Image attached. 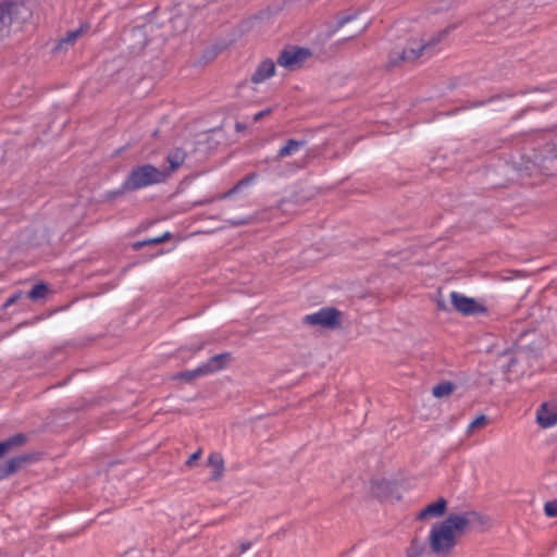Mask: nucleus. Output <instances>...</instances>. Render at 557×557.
I'll return each instance as SVG.
<instances>
[{"mask_svg": "<svg viewBox=\"0 0 557 557\" xmlns=\"http://www.w3.org/2000/svg\"><path fill=\"white\" fill-rule=\"evenodd\" d=\"M200 456H201V450L199 449L189 456V458L186 461V465L188 467H191L200 458Z\"/></svg>", "mask_w": 557, "mask_h": 557, "instance_id": "393cba45", "label": "nucleus"}, {"mask_svg": "<svg viewBox=\"0 0 557 557\" xmlns=\"http://www.w3.org/2000/svg\"><path fill=\"white\" fill-rule=\"evenodd\" d=\"M425 545L418 540H412L406 550V557H425Z\"/></svg>", "mask_w": 557, "mask_h": 557, "instance_id": "f3484780", "label": "nucleus"}, {"mask_svg": "<svg viewBox=\"0 0 557 557\" xmlns=\"http://www.w3.org/2000/svg\"><path fill=\"white\" fill-rule=\"evenodd\" d=\"M168 177L169 172H163L154 165L144 164L136 166L124 180L121 188L113 193V196L121 195L124 191H134L151 185L163 183Z\"/></svg>", "mask_w": 557, "mask_h": 557, "instance_id": "f03ea898", "label": "nucleus"}, {"mask_svg": "<svg viewBox=\"0 0 557 557\" xmlns=\"http://www.w3.org/2000/svg\"><path fill=\"white\" fill-rule=\"evenodd\" d=\"M310 55V51L304 48H290L285 49L281 52L277 63L278 65L288 69L295 70Z\"/></svg>", "mask_w": 557, "mask_h": 557, "instance_id": "39448f33", "label": "nucleus"}, {"mask_svg": "<svg viewBox=\"0 0 557 557\" xmlns=\"http://www.w3.org/2000/svg\"><path fill=\"white\" fill-rule=\"evenodd\" d=\"M251 547V543L250 542H244L240 544V550L239 553L236 555V556H239L242 554H244L245 552H247L249 548Z\"/></svg>", "mask_w": 557, "mask_h": 557, "instance_id": "bb28decb", "label": "nucleus"}, {"mask_svg": "<svg viewBox=\"0 0 557 557\" xmlns=\"http://www.w3.org/2000/svg\"><path fill=\"white\" fill-rule=\"evenodd\" d=\"M256 178V175L255 174H251V175H248L246 177H244L243 180H240L232 189H230L225 195L224 197L226 196H230L234 193H237L238 190H240L242 188L250 185Z\"/></svg>", "mask_w": 557, "mask_h": 557, "instance_id": "412c9836", "label": "nucleus"}, {"mask_svg": "<svg viewBox=\"0 0 557 557\" xmlns=\"http://www.w3.org/2000/svg\"><path fill=\"white\" fill-rule=\"evenodd\" d=\"M350 18L349 17H346L342 21V23H347Z\"/></svg>", "mask_w": 557, "mask_h": 557, "instance_id": "7c9ffc66", "label": "nucleus"}, {"mask_svg": "<svg viewBox=\"0 0 557 557\" xmlns=\"http://www.w3.org/2000/svg\"><path fill=\"white\" fill-rule=\"evenodd\" d=\"M304 321L311 325L332 327L338 322V311L333 308H322L314 313L307 314Z\"/></svg>", "mask_w": 557, "mask_h": 557, "instance_id": "423d86ee", "label": "nucleus"}, {"mask_svg": "<svg viewBox=\"0 0 557 557\" xmlns=\"http://www.w3.org/2000/svg\"><path fill=\"white\" fill-rule=\"evenodd\" d=\"M243 223H245V222L244 221H236V222H234V224H237V225L243 224Z\"/></svg>", "mask_w": 557, "mask_h": 557, "instance_id": "c756f323", "label": "nucleus"}, {"mask_svg": "<svg viewBox=\"0 0 557 557\" xmlns=\"http://www.w3.org/2000/svg\"><path fill=\"white\" fill-rule=\"evenodd\" d=\"M230 359V355L220 354L210 358L206 363L197 367L194 370L185 371L180 374V377L191 381L196 377L213 373L224 368L226 361Z\"/></svg>", "mask_w": 557, "mask_h": 557, "instance_id": "20e7f679", "label": "nucleus"}, {"mask_svg": "<svg viewBox=\"0 0 557 557\" xmlns=\"http://www.w3.org/2000/svg\"><path fill=\"white\" fill-rule=\"evenodd\" d=\"M486 417L484 414L475 418L468 426V433H472L475 429L484 426L486 424Z\"/></svg>", "mask_w": 557, "mask_h": 557, "instance_id": "5701e85b", "label": "nucleus"}, {"mask_svg": "<svg viewBox=\"0 0 557 557\" xmlns=\"http://www.w3.org/2000/svg\"><path fill=\"white\" fill-rule=\"evenodd\" d=\"M208 463L213 468L212 479H220L224 471V461L222 456L218 453H212L208 458Z\"/></svg>", "mask_w": 557, "mask_h": 557, "instance_id": "2eb2a0df", "label": "nucleus"}, {"mask_svg": "<svg viewBox=\"0 0 557 557\" xmlns=\"http://www.w3.org/2000/svg\"><path fill=\"white\" fill-rule=\"evenodd\" d=\"M170 236L169 233H165L163 234L162 236L160 237H156V238H152V239H148V240H145V242H139V243H136L134 245V248L135 249H139L140 247L145 246V245H148V244H160L162 242H164L168 237Z\"/></svg>", "mask_w": 557, "mask_h": 557, "instance_id": "4be33fe9", "label": "nucleus"}, {"mask_svg": "<svg viewBox=\"0 0 557 557\" xmlns=\"http://www.w3.org/2000/svg\"><path fill=\"white\" fill-rule=\"evenodd\" d=\"M447 503L441 497L436 502L429 504L424 509L419 512V519L429 517H441L446 510Z\"/></svg>", "mask_w": 557, "mask_h": 557, "instance_id": "9b49d317", "label": "nucleus"}, {"mask_svg": "<svg viewBox=\"0 0 557 557\" xmlns=\"http://www.w3.org/2000/svg\"><path fill=\"white\" fill-rule=\"evenodd\" d=\"M47 292H48V287L47 285L45 284H36L32 290L28 293V297L32 299V300H39V299H42L45 298V296L47 295Z\"/></svg>", "mask_w": 557, "mask_h": 557, "instance_id": "6ab92c4d", "label": "nucleus"}, {"mask_svg": "<svg viewBox=\"0 0 557 557\" xmlns=\"http://www.w3.org/2000/svg\"><path fill=\"white\" fill-rule=\"evenodd\" d=\"M446 33L447 30H442L436 36L428 39L423 38L410 41L399 55V60L413 61L424 53H433L435 45L442 40Z\"/></svg>", "mask_w": 557, "mask_h": 557, "instance_id": "7ed1b4c3", "label": "nucleus"}, {"mask_svg": "<svg viewBox=\"0 0 557 557\" xmlns=\"http://www.w3.org/2000/svg\"><path fill=\"white\" fill-rule=\"evenodd\" d=\"M17 298H18V295H13L12 297H10V298L7 300V302L4 304V306H5V307H9V306L13 305V304L16 301V299H17Z\"/></svg>", "mask_w": 557, "mask_h": 557, "instance_id": "cd10ccee", "label": "nucleus"}, {"mask_svg": "<svg viewBox=\"0 0 557 557\" xmlns=\"http://www.w3.org/2000/svg\"><path fill=\"white\" fill-rule=\"evenodd\" d=\"M453 388L454 386L451 383L444 382L433 387V395L437 398L448 396L453 392Z\"/></svg>", "mask_w": 557, "mask_h": 557, "instance_id": "a211bd4d", "label": "nucleus"}, {"mask_svg": "<svg viewBox=\"0 0 557 557\" xmlns=\"http://www.w3.org/2000/svg\"><path fill=\"white\" fill-rule=\"evenodd\" d=\"M17 7V3L12 0H4L0 2V32L10 27Z\"/></svg>", "mask_w": 557, "mask_h": 557, "instance_id": "9d476101", "label": "nucleus"}, {"mask_svg": "<svg viewBox=\"0 0 557 557\" xmlns=\"http://www.w3.org/2000/svg\"><path fill=\"white\" fill-rule=\"evenodd\" d=\"M450 298L454 307L462 314H474L485 311V308L479 305L473 298H469L457 292H453Z\"/></svg>", "mask_w": 557, "mask_h": 557, "instance_id": "0eeeda50", "label": "nucleus"}, {"mask_svg": "<svg viewBox=\"0 0 557 557\" xmlns=\"http://www.w3.org/2000/svg\"><path fill=\"white\" fill-rule=\"evenodd\" d=\"M536 422L544 429L557 424V401H547L540 406L536 411Z\"/></svg>", "mask_w": 557, "mask_h": 557, "instance_id": "6e6552de", "label": "nucleus"}, {"mask_svg": "<svg viewBox=\"0 0 557 557\" xmlns=\"http://www.w3.org/2000/svg\"><path fill=\"white\" fill-rule=\"evenodd\" d=\"M275 63L271 59L262 60L251 76V82L260 84L275 74Z\"/></svg>", "mask_w": 557, "mask_h": 557, "instance_id": "1a4fd4ad", "label": "nucleus"}, {"mask_svg": "<svg viewBox=\"0 0 557 557\" xmlns=\"http://www.w3.org/2000/svg\"><path fill=\"white\" fill-rule=\"evenodd\" d=\"M25 460V457H17L8 460L3 466L0 467V480L14 473Z\"/></svg>", "mask_w": 557, "mask_h": 557, "instance_id": "dca6fc26", "label": "nucleus"}, {"mask_svg": "<svg viewBox=\"0 0 557 557\" xmlns=\"http://www.w3.org/2000/svg\"><path fill=\"white\" fill-rule=\"evenodd\" d=\"M523 358V355L522 354H519L516 358H513V360L511 361L510 363V367L513 366L515 362H517L518 360L522 359Z\"/></svg>", "mask_w": 557, "mask_h": 557, "instance_id": "c85d7f7f", "label": "nucleus"}, {"mask_svg": "<svg viewBox=\"0 0 557 557\" xmlns=\"http://www.w3.org/2000/svg\"><path fill=\"white\" fill-rule=\"evenodd\" d=\"M186 159V152L181 148H175L171 150L168 154V162L170 164L168 170H164L163 172H169V176L172 172H174L176 169H178Z\"/></svg>", "mask_w": 557, "mask_h": 557, "instance_id": "f8f14e48", "label": "nucleus"}, {"mask_svg": "<svg viewBox=\"0 0 557 557\" xmlns=\"http://www.w3.org/2000/svg\"><path fill=\"white\" fill-rule=\"evenodd\" d=\"M271 112H272V110H271V109H264V110H262V111H259V112H257V113L253 115V121H255V122H258V121H259V120H261L262 117L270 115V114H271Z\"/></svg>", "mask_w": 557, "mask_h": 557, "instance_id": "a878e982", "label": "nucleus"}, {"mask_svg": "<svg viewBox=\"0 0 557 557\" xmlns=\"http://www.w3.org/2000/svg\"><path fill=\"white\" fill-rule=\"evenodd\" d=\"M305 140H296L289 139L287 143L278 150L277 158H285L297 153L302 147H305Z\"/></svg>", "mask_w": 557, "mask_h": 557, "instance_id": "4468645a", "label": "nucleus"}, {"mask_svg": "<svg viewBox=\"0 0 557 557\" xmlns=\"http://www.w3.org/2000/svg\"><path fill=\"white\" fill-rule=\"evenodd\" d=\"M475 511L449 515L444 521L432 525L429 543L432 552L440 556L448 555L456 546L457 539L478 520Z\"/></svg>", "mask_w": 557, "mask_h": 557, "instance_id": "f257e3e1", "label": "nucleus"}, {"mask_svg": "<svg viewBox=\"0 0 557 557\" xmlns=\"http://www.w3.org/2000/svg\"><path fill=\"white\" fill-rule=\"evenodd\" d=\"M26 441L23 434H15L5 441L0 442V458L12 449L22 446Z\"/></svg>", "mask_w": 557, "mask_h": 557, "instance_id": "ddd939ff", "label": "nucleus"}, {"mask_svg": "<svg viewBox=\"0 0 557 557\" xmlns=\"http://www.w3.org/2000/svg\"><path fill=\"white\" fill-rule=\"evenodd\" d=\"M544 511L547 517H557V499L547 502Z\"/></svg>", "mask_w": 557, "mask_h": 557, "instance_id": "b1692460", "label": "nucleus"}, {"mask_svg": "<svg viewBox=\"0 0 557 557\" xmlns=\"http://www.w3.org/2000/svg\"><path fill=\"white\" fill-rule=\"evenodd\" d=\"M83 33H84L83 27H79L78 29L69 32L67 35L60 40L59 47L62 48L64 45L73 44Z\"/></svg>", "mask_w": 557, "mask_h": 557, "instance_id": "aec40b11", "label": "nucleus"}]
</instances>
